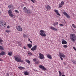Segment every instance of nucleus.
I'll use <instances>...</instances> for the list:
<instances>
[{"instance_id":"f257e3e1","label":"nucleus","mask_w":76,"mask_h":76,"mask_svg":"<svg viewBox=\"0 0 76 76\" xmlns=\"http://www.w3.org/2000/svg\"><path fill=\"white\" fill-rule=\"evenodd\" d=\"M15 59L17 62H23V61H21L22 58L20 57L19 55H17L14 56Z\"/></svg>"},{"instance_id":"f03ea898","label":"nucleus","mask_w":76,"mask_h":76,"mask_svg":"<svg viewBox=\"0 0 76 76\" xmlns=\"http://www.w3.org/2000/svg\"><path fill=\"white\" fill-rule=\"evenodd\" d=\"M40 33H39V34L41 36H42V37H46V34L45 33V31L41 30L40 31Z\"/></svg>"},{"instance_id":"7ed1b4c3","label":"nucleus","mask_w":76,"mask_h":76,"mask_svg":"<svg viewBox=\"0 0 76 76\" xmlns=\"http://www.w3.org/2000/svg\"><path fill=\"white\" fill-rule=\"evenodd\" d=\"M70 38L72 41L75 42V34H71Z\"/></svg>"},{"instance_id":"20e7f679","label":"nucleus","mask_w":76,"mask_h":76,"mask_svg":"<svg viewBox=\"0 0 76 76\" xmlns=\"http://www.w3.org/2000/svg\"><path fill=\"white\" fill-rule=\"evenodd\" d=\"M6 25V22L4 21H0V26L2 27H4Z\"/></svg>"},{"instance_id":"39448f33","label":"nucleus","mask_w":76,"mask_h":76,"mask_svg":"<svg viewBox=\"0 0 76 76\" xmlns=\"http://www.w3.org/2000/svg\"><path fill=\"white\" fill-rule=\"evenodd\" d=\"M59 57H63V58H65V55L60 52H59Z\"/></svg>"},{"instance_id":"423d86ee","label":"nucleus","mask_w":76,"mask_h":76,"mask_svg":"<svg viewBox=\"0 0 76 76\" xmlns=\"http://www.w3.org/2000/svg\"><path fill=\"white\" fill-rule=\"evenodd\" d=\"M39 58L41 60H42L43 58H44V56L41 53H39Z\"/></svg>"},{"instance_id":"0eeeda50","label":"nucleus","mask_w":76,"mask_h":76,"mask_svg":"<svg viewBox=\"0 0 76 76\" xmlns=\"http://www.w3.org/2000/svg\"><path fill=\"white\" fill-rule=\"evenodd\" d=\"M39 67L40 69H42L43 70H44V71L46 70V68H45V67H44V66L42 65H40L39 66Z\"/></svg>"},{"instance_id":"6e6552de","label":"nucleus","mask_w":76,"mask_h":76,"mask_svg":"<svg viewBox=\"0 0 76 76\" xmlns=\"http://www.w3.org/2000/svg\"><path fill=\"white\" fill-rule=\"evenodd\" d=\"M54 11L55 12V13H56L57 15H58V16H61V15H60V14L59 12H58V10H54Z\"/></svg>"},{"instance_id":"1a4fd4ad","label":"nucleus","mask_w":76,"mask_h":76,"mask_svg":"<svg viewBox=\"0 0 76 76\" xmlns=\"http://www.w3.org/2000/svg\"><path fill=\"white\" fill-rule=\"evenodd\" d=\"M23 9V12L26 13H27V12L28 10V9H27V8H26V7H24Z\"/></svg>"},{"instance_id":"9d476101","label":"nucleus","mask_w":76,"mask_h":76,"mask_svg":"<svg viewBox=\"0 0 76 76\" xmlns=\"http://www.w3.org/2000/svg\"><path fill=\"white\" fill-rule=\"evenodd\" d=\"M37 46L36 45H34L32 48L31 49V50L32 51H35L37 50Z\"/></svg>"},{"instance_id":"9b49d317","label":"nucleus","mask_w":76,"mask_h":76,"mask_svg":"<svg viewBox=\"0 0 76 76\" xmlns=\"http://www.w3.org/2000/svg\"><path fill=\"white\" fill-rule=\"evenodd\" d=\"M8 8L10 9H14V6L12 5H10L8 6Z\"/></svg>"},{"instance_id":"f8f14e48","label":"nucleus","mask_w":76,"mask_h":76,"mask_svg":"<svg viewBox=\"0 0 76 76\" xmlns=\"http://www.w3.org/2000/svg\"><path fill=\"white\" fill-rule=\"evenodd\" d=\"M50 29H52V30H53L54 31H57V28H54V27H53L52 26H51L50 27Z\"/></svg>"},{"instance_id":"ddd939ff","label":"nucleus","mask_w":76,"mask_h":76,"mask_svg":"<svg viewBox=\"0 0 76 76\" xmlns=\"http://www.w3.org/2000/svg\"><path fill=\"white\" fill-rule=\"evenodd\" d=\"M17 29L19 31H22V28L20 26H18V27Z\"/></svg>"},{"instance_id":"4468645a","label":"nucleus","mask_w":76,"mask_h":76,"mask_svg":"<svg viewBox=\"0 0 76 76\" xmlns=\"http://www.w3.org/2000/svg\"><path fill=\"white\" fill-rule=\"evenodd\" d=\"M46 9L48 10H49L51 9V7L49 5H48L46 7Z\"/></svg>"},{"instance_id":"2eb2a0df","label":"nucleus","mask_w":76,"mask_h":76,"mask_svg":"<svg viewBox=\"0 0 76 76\" xmlns=\"http://www.w3.org/2000/svg\"><path fill=\"white\" fill-rule=\"evenodd\" d=\"M31 13L32 12H31V10L28 9L27 10V12H26V13H27V14H31Z\"/></svg>"},{"instance_id":"dca6fc26","label":"nucleus","mask_w":76,"mask_h":76,"mask_svg":"<svg viewBox=\"0 0 76 76\" xmlns=\"http://www.w3.org/2000/svg\"><path fill=\"white\" fill-rule=\"evenodd\" d=\"M46 56H47V57H48V58H49V59H52V57H51V55L49 54H47Z\"/></svg>"},{"instance_id":"f3484780","label":"nucleus","mask_w":76,"mask_h":76,"mask_svg":"<svg viewBox=\"0 0 76 76\" xmlns=\"http://www.w3.org/2000/svg\"><path fill=\"white\" fill-rule=\"evenodd\" d=\"M27 46L28 48H31V47H32V44H27Z\"/></svg>"},{"instance_id":"a211bd4d","label":"nucleus","mask_w":76,"mask_h":76,"mask_svg":"<svg viewBox=\"0 0 76 76\" xmlns=\"http://www.w3.org/2000/svg\"><path fill=\"white\" fill-rule=\"evenodd\" d=\"M62 44H67V42L65 40H63L62 41Z\"/></svg>"},{"instance_id":"6ab92c4d","label":"nucleus","mask_w":76,"mask_h":76,"mask_svg":"<svg viewBox=\"0 0 76 76\" xmlns=\"http://www.w3.org/2000/svg\"><path fill=\"white\" fill-rule=\"evenodd\" d=\"M18 68L20 70H23V69H25V68L22 67V66H19L18 67Z\"/></svg>"},{"instance_id":"aec40b11","label":"nucleus","mask_w":76,"mask_h":76,"mask_svg":"<svg viewBox=\"0 0 76 76\" xmlns=\"http://www.w3.org/2000/svg\"><path fill=\"white\" fill-rule=\"evenodd\" d=\"M24 74L25 75H29V72H28L27 71H25L24 72Z\"/></svg>"},{"instance_id":"412c9836","label":"nucleus","mask_w":76,"mask_h":76,"mask_svg":"<svg viewBox=\"0 0 76 76\" xmlns=\"http://www.w3.org/2000/svg\"><path fill=\"white\" fill-rule=\"evenodd\" d=\"M12 52H9L8 53V55L9 56H12Z\"/></svg>"},{"instance_id":"4be33fe9","label":"nucleus","mask_w":76,"mask_h":76,"mask_svg":"<svg viewBox=\"0 0 76 76\" xmlns=\"http://www.w3.org/2000/svg\"><path fill=\"white\" fill-rule=\"evenodd\" d=\"M5 54V53L4 52H2L0 53V56H3Z\"/></svg>"},{"instance_id":"5701e85b","label":"nucleus","mask_w":76,"mask_h":76,"mask_svg":"<svg viewBox=\"0 0 76 76\" xmlns=\"http://www.w3.org/2000/svg\"><path fill=\"white\" fill-rule=\"evenodd\" d=\"M58 22H56L55 23H54L53 24V25L54 26H56V25H58Z\"/></svg>"},{"instance_id":"b1692460","label":"nucleus","mask_w":76,"mask_h":76,"mask_svg":"<svg viewBox=\"0 0 76 76\" xmlns=\"http://www.w3.org/2000/svg\"><path fill=\"white\" fill-rule=\"evenodd\" d=\"M8 13L9 15V14H10L11 13H12V10H9L8 11Z\"/></svg>"},{"instance_id":"393cba45","label":"nucleus","mask_w":76,"mask_h":76,"mask_svg":"<svg viewBox=\"0 0 76 76\" xmlns=\"http://www.w3.org/2000/svg\"><path fill=\"white\" fill-rule=\"evenodd\" d=\"M9 15L10 16V17H11V18H13V16H14L13 15V14L12 13H11V14H10Z\"/></svg>"},{"instance_id":"a878e982","label":"nucleus","mask_w":76,"mask_h":76,"mask_svg":"<svg viewBox=\"0 0 76 76\" xmlns=\"http://www.w3.org/2000/svg\"><path fill=\"white\" fill-rule=\"evenodd\" d=\"M25 61H26V62H27V63H28V64H30V63H31L30 61L29 60L26 59Z\"/></svg>"},{"instance_id":"bb28decb","label":"nucleus","mask_w":76,"mask_h":76,"mask_svg":"<svg viewBox=\"0 0 76 76\" xmlns=\"http://www.w3.org/2000/svg\"><path fill=\"white\" fill-rule=\"evenodd\" d=\"M27 36H28V34H23L24 38H26Z\"/></svg>"},{"instance_id":"cd10ccee","label":"nucleus","mask_w":76,"mask_h":76,"mask_svg":"<svg viewBox=\"0 0 76 76\" xmlns=\"http://www.w3.org/2000/svg\"><path fill=\"white\" fill-rule=\"evenodd\" d=\"M58 6L59 8H61V7H62L63 6V5L62 4H61V3H60L59 4Z\"/></svg>"},{"instance_id":"c85d7f7f","label":"nucleus","mask_w":76,"mask_h":76,"mask_svg":"<svg viewBox=\"0 0 76 76\" xmlns=\"http://www.w3.org/2000/svg\"><path fill=\"white\" fill-rule=\"evenodd\" d=\"M5 32L7 33H9V32H10V30H6L5 31Z\"/></svg>"},{"instance_id":"c756f323","label":"nucleus","mask_w":76,"mask_h":76,"mask_svg":"<svg viewBox=\"0 0 76 76\" xmlns=\"http://www.w3.org/2000/svg\"><path fill=\"white\" fill-rule=\"evenodd\" d=\"M63 13L64 15H65V16H66L68 14L67 13H66L65 12H63Z\"/></svg>"},{"instance_id":"7c9ffc66","label":"nucleus","mask_w":76,"mask_h":76,"mask_svg":"<svg viewBox=\"0 0 76 76\" xmlns=\"http://www.w3.org/2000/svg\"><path fill=\"white\" fill-rule=\"evenodd\" d=\"M72 61L74 64H76V61L75 60H73Z\"/></svg>"},{"instance_id":"2f4dec72","label":"nucleus","mask_w":76,"mask_h":76,"mask_svg":"<svg viewBox=\"0 0 76 76\" xmlns=\"http://www.w3.org/2000/svg\"><path fill=\"white\" fill-rule=\"evenodd\" d=\"M39 61H36L35 62V64H39Z\"/></svg>"},{"instance_id":"473e14b6","label":"nucleus","mask_w":76,"mask_h":76,"mask_svg":"<svg viewBox=\"0 0 76 76\" xmlns=\"http://www.w3.org/2000/svg\"><path fill=\"white\" fill-rule=\"evenodd\" d=\"M67 18H68V19H70V16L68 15V14L66 16Z\"/></svg>"},{"instance_id":"72a5a7b5","label":"nucleus","mask_w":76,"mask_h":76,"mask_svg":"<svg viewBox=\"0 0 76 76\" xmlns=\"http://www.w3.org/2000/svg\"><path fill=\"white\" fill-rule=\"evenodd\" d=\"M59 73V76H61V75H62V74L61 72L60 71H58Z\"/></svg>"},{"instance_id":"f704fd0d","label":"nucleus","mask_w":76,"mask_h":76,"mask_svg":"<svg viewBox=\"0 0 76 76\" xmlns=\"http://www.w3.org/2000/svg\"><path fill=\"white\" fill-rule=\"evenodd\" d=\"M72 26L73 28H76V26H75V25L74 24H72Z\"/></svg>"},{"instance_id":"c9c22d12","label":"nucleus","mask_w":76,"mask_h":76,"mask_svg":"<svg viewBox=\"0 0 76 76\" xmlns=\"http://www.w3.org/2000/svg\"><path fill=\"white\" fill-rule=\"evenodd\" d=\"M28 54L29 55H30V56H32V53L31 52H28Z\"/></svg>"},{"instance_id":"e433bc0d","label":"nucleus","mask_w":76,"mask_h":76,"mask_svg":"<svg viewBox=\"0 0 76 76\" xmlns=\"http://www.w3.org/2000/svg\"><path fill=\"white\" fill-rule=\"evenodd\" d=\"M61 4L63 5H64V2L63 1H62L61 2Z\"/></svg>"},{"instance_id":"4c0bfd02","label":"nucleus","mask_w":76,"mask_h":76,"mask_svg":"<svg viewBox=\"0 0 76 76\" xmlns=\"http://www.w3.org/2000/svg\"><path fill=\"white\" fill-rule=\"evenodd\" d=\"M0 50H3V47L0 46Z\"/></svg>"},{"instance_id":"58836bf2","label":"nucleus","mask_w":76,"mask_h":76,"mask_svg":"<svg viewBox=\"0 0 76 76\" xmlns=\"http://www.w3.org/2000/svg\"><path fill=\"white\" fill-rule=\"evenodd\" d=\"M15 12H16L17 13H19V11H18L17 10H15Z\"/></svg>"},{"instance_id":"ea45409f","label":"nucleus","mask_w":76,"mask_h":76,"mask_svg":"<svg viewBox=\"0 0 76 76\" xmlns=\"http://www.w3.org/2000/svg\"><path fill=\"white\" fill-rule=\"evenodd\" d=\"M3 40L2 39H0V44H2V43H1V42H3Z\"/></svg>"},{"instance_id":"a19ab883","label":"nucleus","mask_w":76,"mask_h":76,"mask_svg":"<svg viewBox=\"0 0 76 76\" xmlns=\"http://www.w3.org/2000/svg\"><path fill=\"white\" fill-rule=\"evenodd\" d=\"M64 48H67V45H64Z\"/></svg>"},{"instance_id":"79ce46f5","label":"nucleus","mask_w":76,"mask_h":76,"mask_svg":"<svg viewBox=\"0 0 76 76\" xmlns=\"http://www.w3.org/2000/svg\"><path fill=\"white\" fill-rule=\"evenodd\" d=\"M33 61L34 62H35V61H37V59H36V58H34V59H33Z\"/></svg>"},{"instance_id":"37998d69","label":"nucleus","mask_w":76,"mask_h":76,"mask_svg":"<svg viewBox=\"0 0 76 76\" xmlns=\"http://www.w3.org/2000/svg\"><path fill=\"white\" fill-rule=\"evenodd\" d=\"M31 1L32 2V3H35V0H31Z\"/></svg>"},{"instance_id":"c03bdc74","label":"nucleus","mask_w":76,"mask_h":76,"mask_svg":"<svg viewBox=\"0 0 76 76\" xmlns=\"http://www.w3.org/2000/svg\"><path fill=\"white\" fill-rule=\"evenodd\" d=\"M59 25L60 26H64V25H63L62 24H60Z\"/></svg>"},{"instance_id":"a18cd8bd","label":"nucleus","mask_w":76,"mask_h":76,"mask_svg":"<svg viewBox=\"0 0 76 76\" xmlns=\"http://www.w3.org/2000/svg\"><path fill=\"white\" fill-rule=\"evenodd\" d=\"M3 61V60L1 58H0V61Z\"/></svg>"},{"instance_id":"49530a36","label":"nucleus","mask_w":76,"mask_h":76,"mask_svg":"<svg viewBox=\"0 0 76 76\" xmlns=\"http://www.w3.org/2000/svg\"><path fill=\"white\" fill-rule=\"evenodd\" d=\"M7 28H8V29L10 28V26H7Z\"/></svg>"},{"instance_id":"de8ad7c7","label":"nucleus","mask_w":76,"mask_h":76,"mask_svg":"<svg viewBox=\"0 0 76 76\" xmlns=\"http://www.w3.org/2000/svg\"><path fill=\"white\" fill-rule=\"evenodd\" d=\"M6 76H9V73H7Z\"/></svg>"},{"instance_id":"09e8293b","label":"nucleus","mask_w":76,"mask_h":76,"mask_svg":"<svg viewBox=\"0 0 76 76\" xmlns=\"http://www.w3.org/2000/svg\"><path fill=\"white\" fill-rule=\"evenodd\" d=\"M61 60H63V58H62V57H60Z\"/></svg>"},{"instance_id":"8fccbe9b","label":"nucleus","mask_w":76,"mask_h":76,"mask_svg":"<svg viewBox=\"0 0 76 76\" xmlns=\"http://www.w3.org/2000/svg\"><path fill=\"white\" fill-rule=\"evenodd\" d=\"M23 48H24V49H26V47L25 46H24L23 47Z\"/></svg>"},{"instance_id":"3c124183","label":"nucleus","mask_w":76,"mask_h":76,"mask_svg":"<svg viewBox=\"0 0 76 76\" xmlns=\"http://www.w3.org/2000/svg\"><path fill=\"white\" fill-rule=\"evenodd\" d=\"M1 12L0 11V15H1Z\"/></svg>"},{"instance_id":"603ef678","label":"nucleus","mask_w":76,"mask_h":76,"mask_svg":"<svg viewBox=\"0 0 76 76\" xmlns=\"http://www.w3.org/2000/svg\"><path fill=\"white\" fill-rule=\"evenodd\" d=\"M63 63L65 65H66V63H65V62H63Z\"/></svg>"},{"instance_id":"864d4df0","label":"nucleus","mask_w":76,"mask_h":76,"mask_svg":"<svg viewBox=\"0 0 76 76\" xmlns=\"http://www.w3.org/2000/svg\"><path fill=\"white\" fill-rule=\"evenodd\" d=\"M28 41H31V39H28Z\"/></svg>"},{"instance_id":"5fc2aeb1","label":"nucleus","mask_w":76,"mask_h":76,"mask_svg":"<svg viewBox=\"0 0 76 76\" xmlns=\"http://www.w3.org/2000/svg\"><path fill=\"white\" fill-rule=\"evenodd\" d=\"M62 76H66L65 75H62Z\"/></svg>"},{"instance_id":"6e6d98bb","label":"nucleus","mask_w":76,"mask_h":76,"mask_svg":"<svg viewBox=\"0 0 76 76\" xmlns=\"http://www.w3.org/2000/svg\"><path fill=\"white\" fill-rule=\"evenodd\" d=\"M30 42H31V43H32V41H30Z\"/></svg>"},{"instance_id":"4d7b16f0","label":"nucleus","mask_w":76,"mask_h":76,"mask_svg":"<svg viewBox=\"0 0 76 76\" xmlns=\"http://www.w3.org/2000/svg\"><path fill=\"white\" fill-rule=\"evenodd\" d=\"M19 46H20V47L21 46V45H20Z\"/></svg>"}]
</instances>
